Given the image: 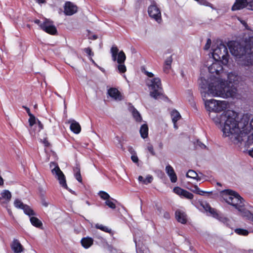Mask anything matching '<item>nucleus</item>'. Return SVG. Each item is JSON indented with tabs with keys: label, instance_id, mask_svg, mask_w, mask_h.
Segmentation results:
<instances>
[{
	"label": "nucleus",
	"instance_id": "obj_1",
	"mask_svg": "<svg viewBox=\"0 0 253 253\" xmlns=\"http://www.w3.org/2000/svg\"><path fill=\"white\" fill-rule=\"evenodd\" d=\"M216 124L223 125L222 132L226 137H231L238 142L243 141L247 134L253 131V119L249 125V118L248 115H243L240 121H238V114L232 110L224 112L219 118L214 119Z\"/></svg>",
	"mask_w": 253,
	"mask_h": 253
},
{
	"label": "nucleus",
	"instance_id": "obj_2",
	"mask_svg": "<svg viewBox=\"0 0 253 253\" xmlns=\"http://www.w3.org/2000/svg\"><path fill=\"white\" fill-rule=\"evenodd\" d=\"M201 82L200 85L202 88L206 89L208 86V92L205 93L204 96L205 97L207 94L223 98L237 97L238 96L237 86L232 84L225 83V81L219 77L211 76L210 80L208 81L202 78Z\"/></svg>",
	"mask_w": 253,
	"mask_h": 253
},
{
	"label": "nucleus",
	"instance_id": "obj_3",
	"mask_svg": "<svg viewBox=\"0 0 253 253\" xmlns=\"http://www.w3.org/2000/svg\"><path fill=\"white\" fill-rule=\"evenodd\" d=\"M227 46L236 60H245L244 63H253V61H250L248 60V57L251 53V49L250 44L246 42V38L242 41H230L227 43Z\"/></svg>",
	"mask_w": 253,
	"mask_h": 253
},
{
	"label": "nucleus",
	"instance_id": "obj_4",
	"mask_svg": "<svg viewBox=\"0 0 253 253\" xmlns=\"http://www.w3.org/2000/svg\"><path fill=\"white\" fill-rule=\"evenodd\" d=\"M228 48L227 43H224L223 41H221L216 46L212 45L211 54L215 63H229L230 55Z\"/></svg>",
	"mask_w": 253,
	"mask_h": 253
},
{
	"label": "nucleus",
	"instance_id": "obj_5",
	"mask_svg": "<svg viewBox=\"0 0 253 253\" xmlns=\"http://www.w3.org/2000/svg\"><path fill=\"white\" fill-rule=\"evenodd\" d=\"M223 192L226 194V197L224 198L226 202L238 210H241V208L245 206L244 199L236 192L228 189Z\"/></svg>",
	"mask_w": 253,
	"mask_h": 253
},
{
	"label": "nucleus",
	"instance_id": "obj_6",
	"mask_svg": "<svg viewBox=\"0 0 253 253\" xmlns=\"http://www.w3.org/2000/svg\"><path fill=\"white\" fill-rule=\"evenodd\" d=\"M147 85L150 88V96L155 99L163 96L161 80L158 78L149 79L147 81Z\"/></svg>",
	"mask_w": 253,
	"mask_h": 253
},
{
	"label": "nucleus",
	"instance_id": "obj_7",
	"mask_svg": "<svg viewBox=\"0 0 253 253\" xmlns=\"http://www.w3.org/2000/svg\"><path fill=\"white\" fill-rule=\"evenodd\" d=\"M205 105L207 110L210 112H220L226 109L228 102L226 101L209 99L205 100Z\"/></svg>",
	"mask_w": 253,
	"mask_h": 253
},
{
	"label": "nucleus",
	"instance_id": "obj_8",
	"mask_svg": "<svg viewBox=\"0 0 253 253\" xmlns=\"http://www.w3.org/2000/svg\"><path fill=\"white\" fill-rule=\"evenodd\" d=\"M52 166L55 167L51 169V172L53 175H55V178L58 179L60 185L63 188L70 191L71 193H73L71 190L68 189L66 184L65 176L63 172L60 170L58 166L57 165L56 163L52 162L50 164V167L51 168Z\"/></svg>",
	"mask_w": 253,
	"mask_h": 253
},
{
	"label": "nucleus",
	"instance_id": "obj_9",
	"mask_svg": "<svg viewBox=\"0 0 253 253\" xmlns=\"http://www.w3.org/2000/svg\"><path fill=\"white\" fill-rule=\"evenodd\" d=\"M112 60L117 63H125L126 56L123 50L119 51V48L116 45H113L110 49Z\"/></svg>",
	"mask_w": 253,
	"mask_h": 253
},
{
	"label": "nucleus",
	"instance_id": "obj_10",
	"mask_svg": "<svg viewBox=\"0 0 253 253\" xmlns=\"http://www.w3.org/2000/svg\"><path fill=\"white\" fill-rule=\"evenodd\" d=\"M148 13L150 17L153 18L158 23L162 21L161 12L155 1L151 2V5L148 8Z\"/></svg>",
	"mask_w": 253,
	"mask_h": 253
},
{
	"label": "nucleus",
	"instance_id": "obj_11",
	"mask_svg": "<svg viewBox=\"0 0 253 253\" xmlns=\"http://www.w3.org/2000/svg\"><path fill=\"white\" fill-rule=\"evenodd\" d=\"M40 27L43 31L50 35H55L57 33V29L53 22L47 19L40 24Z\"/></svg>",
	"mask_w": 253,
	"mask_h": 253
},
{
	"label": "nucleus",
	"instance_id": "obj_12",
	"mask_svg": "<svg viewBox=\"0 0 253 253\" xmlns=\"http://www.w3.org/2000/svg\"><path fill=\"white\" fill-rule=\"evenodd\" d=\"M245 8L251 10V0H235L231 7V10L235 11L242 10Z\"/></svg>",
	"mask_w": 253,
	"mask_h": 253
},
{
	"label": "nucleus",
	"instance_id": "obj_13",
	"mask_svg": "<svg viewBox=\"0 0 253 253\" xmlns=\"http://www.w3.org/2000/svg\"><path fill=\"white\" fill-rule=\"evenodd\" d=\"M78 7L71 1H66L64 6V13L67 16H71L77 12Z\"/></svg>",
	"mask_w": 253,
	"mask_h": 253
},
{
	"label": "nucleus",
	"instance_id": "obj_14",
	"mask_svg": "<svg viewBox=\"0 0 253 253\" xmlns=\"http://www.w3.org/2000/svg\"><path fill=\"white\" fill-rule=\"evenodd\" d=\"M12 253H21L24 252V249L19 241L14 239L10 244Z\"/></svg>",
	"mask_w": 253,
	"mask_h": 253
},
{
	"label": "nucleus",
	"instance_id": "obj_15",
	"mask_svg": "<svg viewBox=\"0 0 253 253\" xmlns=\"http://www.w3.org/2000/svg\"><path fill=\"white\" fill-rule=\"evenodd\" d=\"M173 192L176 194L188 199L193 198V195L192 193L178 187H175L173 189Z\"/></svg>",
	"mask_w": 253,
	"mask_h": 253
},
{
	"label": "nucleus",
	"instance_id": "obj_16",
	"mask_svg": "<svg viewBox=\"0 0 253 253\" xmlns=\"http://www.w3.org/2000/svg\"><path fill=\"white\" fill-rule=\"evenodd\" d=\"M241 80V78L235 73H230L228 75V81L225 83H227V84H232L234 85H237L240 83Z\"/></svg>",
	"mask_w": 253,
	"mask_h": 253
},
{
	"label": "nucleus",
	"instance_id": "obj_17",
	"mask_svg": "<svg viewBox=\"0 0 253 253\" xmlns=\"http://www.w3.org/2000/svg\"><path fill=\"white\" fill-rule=\"evenodd\" d=\"M208 68L210 73H215L217 75H219L220 72H222L223 70V67L221 64H211Z\"/></svg>",
	"mask_w": 253,
	"mask_h": 253
},
{
	"label": "nucleus",
	"instance_id": "obj_18",
	"mask_svg": "<svg viewBox=\"0 0 253 253\" xmlns=\"http://www.w3.org/2000/svg\"><path fill=\"white\" fill-rule=\"evenodd\" d=\"M68 123L70 124V128L71 130L75 133L78 134L81 132V127L80 125L74 120H70Z\"/></svg>",
	"mask_w": 253,
	"mask_h": 253
},
{
	"label": "nucleus",
	"instance_id": "obj_19",
	"mask_svg": "<svg viewBox=\"0 0 253 253\" xmlns=\"http://www.w3.org/2000/svg\"><path fill=\"white\" fill-rule=\"evenodd\" d=\"M166 171L169 176L171 181L172 182H175L177 180V176L173 168L170 165H168L166 167Z\"/></svg>",
	"mask_w": 253,
	"mask_h": 253
},
{
	"label": "nucleus",
	"instance_id": "obj_20",
	"mask_svg": "<svg viewBox=\"0 0 253 253\" xmlns=\"http://www.w3.org/2000/svg\"><path fill=\"white\" fill-rule=\"evenodd\" d=\"M175 217L177 220L182 224H185L187 221L186 214L181 211L177 210L175 211Z\"/></svg>",
	"mask_w": 253,
	"mask_h": 253
},
{
	"label": "nucleus",
	"instance_id": "obj_21",
	"mask_svg": "<svg viewBox=\"0 0 253 253\" xmlns=\"http://www.w3.org/2000/svg\"><path fill=\"white\" fill-rule=\"evenodd\" d=\"M108 93L109 95L115 100H121L122 96L119 91L116 88H111L108 90Z\"/></svg>",
	"mask_w": 253,
	"mask_h": 253
},
{
	"label": "nucleus",
	"instance_id": "obj_22",
	"mask_svg": "<svg viewBox=\"0 0 253 253\" xmlns=\"http://www.w3.org/2000/svg\"><path fill=\"white\" fill-rule=\"evenodd\" d=\"M81 243L84 248L87 249L93 244V240L90 237H85L81 240Z\"/></svg>",
	"mask_w": 253,
	"mask_h": 253
},
{
	"label": "nucleus",
	"instance_id": "obj_23",
	"mask_svg": "<svg viewBox=\"0 0 253 253\" xmlns=\"http://www.w3.org/2000/svg\"><path fill=\"white\" fill-rule=\"evenodd\" d=\"M238 211L241 215L253 221V214L250 211L244 210L243 208H241V210Z\"/></svg>",
	"mask_w": 253,
	"mask_h": 253
},
{
	"label": "nucleus",
	"instance_id": "obj_24",
	"mask_svg": "<svg viewBox=\"0 0 253 253\" xmlns=\"http://www.w3.org/2000/svg\"><path fill=\"white\" fill-rule=\"evenodd\" d=\"M30 222L33 226L37 228H42V223L38 218L34 216L31 217Z\"/></svg>",
	"mask_w": 253,
	"mask_h": 253
},
{
	"label": "nucleus",
	"instance_id": "obj_25",
	"mask_svg": "<svg viewBox=\"0 0 253 253\" xmlns=\"http://www.w3.org/2000/svg\"><path fill=\"white\" fill-rule=\"evenodd\" d=\"M148 127L147 125L143 124L142 125L140 129V133L143 138H145L148 137Z\"/></svg>",
	"mask_w": 253,
	"mask_h": 253
},
{
	"label": "nucleus",
	"instance_id": "obj_26",
	"mask_svg": "<svg viewBox=\"0 0 253 253\" xmlns=\"http://www.w3.org/2000/svg\"><path fill=\"white\" fill-rule=\"evenodd\" d=\"M131 111L132 116L136 121L140 122L142 121V118L139 113L134 108H131Z\"/></svg>",
	"mask_w": 253,
	"mask_h": 253
},
{
	"label": "nucleus",
	"instance_id": "obj_27",
	"mask_svg": "<svg viewBox=\"0 0 253 253\" xmlns=\"http://www.w3.org/2000/svg\"><path fill=\"white\" fill-rule=\"evenodd\" d=\"M1 198L8 202L11 198V194L7 190H3L1 193Z\"/></svg>",
	"mask_w": 253,
	"mask_h": 253
},
{
	"label": "nucleus",
	"instance_id": "obj_28",
	"mask_svg": "<svg viewBox=\"0 0 253 253\" xmlns=\"http://www.w3.org/2000/svg\"><path fill=\"white\" fill-rule=\"evenodd\" d=\"M95 227L97 229H99L104 232L110 233L111 234H113L112 231L111 229L109 228L108 227L104 226L102 224H99L98 223L95 224Z\"/></svg>",
	"mask_w": 253,
	"mask_h": 253
},
{
	"label": "nucleus",
	"instance_id": "obj_29",
	"mask_svg": "<svg viewBox=\"0 0 253 253\" xmlns=\"http://www.w3.org/2000/svg\"><path fill=\"white\" fill-rule=\"evenodd\" d=\"M201 206L206 211H209L211 214L214 215L215 213H216V212L214 211V210L211 208L208 204L206 203H202L201 204Z\"/></svg>",
	"mask_w": 253,
	"mask_h": 253
},
{
	"label": "nucleus",
	"instance_id": "obj_30",
	"mask_svg": "<svg viewBox=\"0 0 253 253\" xmlns=\"http://www.w3.org/2000/svg\"><path fill=\"white\" fill-rule=\"evenodd\" d=\"M171 118L173 123L177 122L181 118V116L176 110H173L171 113Z\"/></svg>",
	"mask_w": 253,
	"mask_h": 253
},
{
	"label": "nucleus",
	"instance_id": "obj_31",
	"mask_svg": "<svg viewBox=\"0 0 253 253\" xmlns=\"http://www.w3.org/2000/svg\"><path fill=\"white\" fill-rule=\"evenodd\" d=\"M24 212L25 214L28 215L29 216L34 215H35V213L34 211L28 205H25L23 208Z\"/></svg>",
	"mask_w": 253,
	"mask_h": 253
},
{
	"label": "nucleus",
	"instance_id": "obj_32",
	"mask_svg": "<svg viewBox=\"0 0 253 253\" xmlns=\"http://www.w3.org/2000/svg\"><path fill=\"white\" fill-rule=\"evenodd\" d=\"M198 3L200 5L210 7L212 9H215V8L213 7V4L209 2L207 0H198Z\"/></svg>",
	"mask_w": 253,
	"mask_h": 253
},
{
	"label": "nucleus",
	"instance_id": "obj_33",
	"mask_svg": "<svg viewBox=\"0 0 253 253\" xmlns=\"http://www.w3.org/2000/svg\"><path fill=\"white\" fill-rule=\"evenodd\" d=\"M186 176L193 179H197L198 174L193 170H189L187 172Z\"/></svg>",
	"mask_w": 253,
	"mask_h": 253
},
{
	"label": "nucleus",
	"instance_id": "obj_34",
	"mask_svg": "<svg viewBox=\"0 0 253 253\" xmlns=\"http://www.w3.org/2000/svg\"><path fill=\"white\" fill-rule=\"evenodd\" d=\"M235 232L239 235L246 236L249 234V232L245 229L238 228L235 230Z\"/></svg>",
	"mask_w": 253,
	"mask_h": 253
},
{
	"label": "nucleus",
	"instance_id": "obj_35",
	"mask_svg": "<svg viewBox=\"0 0 253 253\" xmlns=\"http://www.w3.org/2000/svg\"><path fill=\"white\" fill-rule=\"evenodd\" d=\"M14 204L15 207L21 209H22L23 208V207L25 205L18 199H16L15 200Z\"/></svg>",
	"mask_w": 253,
	"mask_h": 253
},
{
	"label": "nucleus",
	"instance_id": "obj_36",
	"mask_svg": "<svg viewBox=\"0 0 253 253\" xmlns=\"http://www.w3.org/2000/svg\"><path fill=\"white\" fill-rule=\"evenodd\" d=\"M141 71L143 72L146 76H147L150 79H152L154 78V75L152 73L147 71L145 68L143 67L141 68Z\"/></svg>",
	"mask_w": 253,
	"mask_h": 253
},
{
	"label": "nucleus",
	"instance_id": "obj_37",
	"mask_svg": "<svg viewBox=\"0 0 253 253\" xmlns=\"http://www.w3.org/2000/svg\"><path fill=\"white\" fill-rule=\"evenodd\" d=\"M250 131L252 132L251 135H250L248 136L247 135L246 138L243 141H244L246 139V138H247L248 144L249 145H252V144H253V131Z\"/></svg>",
	"mask_w": 253,
	"mask_h": 253
},
{
	"label": "nucleus",
	"instance_id": "obj_38",
	"mask_svg": "<svg viewBox=\"0 0 253 253\" xmlns=\"http://www.w3.org/2000/svg\"><path fill=\"white\" fill-rule=\"evenodd\" d=\"M99 195L103 200H107L110 198V196L109 194L104 191H100L99 193Z\"/></svg>",
	"mask_w": 253,
	"mask_h": 253
},
{
	"label": "nucleus",
	"instance_id": "obj_39",
	"mask_svg": "<svg viewBox=\"0 0 253 253\" xmlns=\"http://www.w3.org/2000/svg\"><path fill=\"white\" fill-rule=\"evenodd\" d=\"M105 204L112 209H115L116 208L115 204L109 200V199L106 201Z\"/></svg>",
	"mask_w": 253,
	"mask_h": 253
},
{
	"label": "nucleus",
	"instance_id": "obj_40",
	"mask_svg": "<svg viewBox=\"0 0 253 253\" xmlns=\"http://www.w3.org/2000/svg\"><path fill=\"white\" fill-rule=\"evenodd\" d=\"M30 118L29 119V125L30 126H33L36 124V117L32 114L29 116Z\"/></svg>",
	"mask_w": 253,
	"mask_h": 253
},
{
	"label": "nucleus",
	"instance_id": "obj_41",
	"mask_svg": "<svg viewBox=\"0 0 253 253\" xmlns=\"http://www.w3.org/2000/svg\"><path fill=\"white\" fill-rule=\"evenodd\" d=\"M147 149L153 156L155 155L156 153L154 150L153 146L151 144H148L147 146Z\"/></svg>",
	"mask_w": 253,
	"mask_h": 253
},
{
	"label": "nucleus",
	"instance_id": "obj_42",
	"mask_svg": "<svg viewBox=\"0 0 253 253\" xmlns=\"http://www.w3.org/2000/svg\"><path fill=\"white\" fill-rule=\"evenodd\" d=\"M211 39L208 38L207 41V42L204 47V50H207L209 49L210 48V46L211 45Z\"/></svg>",
	"mask_w": 253,
	"mask_h": 253
},
{
	"label": "nucleus",
	"instance_id": "obj_43",
	"mask_svg": "<svg viewBox=\"0 0 253 253\" xmlns=\"http://www.w3.org/2000/svg\"><path fill=\"white\" fill-rule=\"evenodd\" d=\"M118 69L120 73H125L126 71V67L125 64H118Z\"/></svg>",
	"mask_w": 253,
	"mask_h": 253
},
{
	"label": "nucleus",
	"instance_id": "obj_44",
	"mask_svg": "<svg viewBox=\"0 0 253 253\" xmlns=\"http://www.w3.org/2000/svg\"><path fill=\"white\" fill-rule=\"evenodd\" d=\"M153 180V177L151 175H148L143 181V184H148L150 183Z\"/></svg>",
	"mask_w": 253,
	"mask_h": 253
},
{
	"label": "nucleus",
	"instance_id": "obj_45",
	"mask_svg": "<svg viewBox=\"0 0 253 253\" xmlns=\"http://www.w3.org/2000/svg\"><path fill=\"white\" fill-rule=\"evenodd\" d=\"M239 21L240 23L243 25V26L245 27V28L247 30H250L251 28L248 25L246 21L242 20V19H239Z\"/></svg>",
	"mask_w": 253,
	"mask_h": 253
},
{
	"label": "nucleus",
	"instance_id": "obj_46",
	"mask_svg": "<svg viewBox=\"0 0 253 253\" xmlns=\"http://www.w3.org/2000/svg\"><path fill=\"white\" fill-rule=\"evenodd\" d=\"M84 51L90 57L91 56L93 55V53L92 52V50L90 47L85 48L84 49Z\"/></svg>",
	"mask_w": 253,
	"mask_h": 253
},
{
	"label": "nucleus",
	"instance_id": "obj_47",
	"mask_svg": "<svg viewBox=\"0 0 253 253\" xmlns=\"http://www.w3.org/2000/svg\"><path fill=\"white\" fill-rule=\"evenodd\" d=\"M76 179L80 182H82V178L81 175V172L76 173L74 174Z\"/></svg>",
	"mask_w": 253,
	"mask_h": 253
},
{
	"label": "nucleus",
	"instance_id": "obj_48",
	"mask_svg": "<svg viewBox=\"0 0 253 253\" xmlns=\"http://www.w3.org/2000/svg\"><path fill=\"white\" fill-rule=\"evenodd\" d=\"M172 55H170L167 58L164 63H172Z\"/></svg>",
	"mask_w": 253,
	"mask_h": 253
},
{
	"label": "nucleus",
	"instance_id": "obj_49",
	"mask_svg": "<svg viewBox=\"0 0 253 253\" xmlns=\"http://www.w3.org/2000/svg\"><path fill=\"white\" fill-rule=\"evenodd\" d=\"M74 174L76 173L80 172V167L79 165H78V164L76 165V166L74 168Z\"/></svg>",
	"mask_w": 253,
	"mask_h": 253
},
{
	"label": "nucleus",
	"instance_id": "obj_50",
	"mask_svg": "<svg viewBox=\"0 0 253 253\" xmlns=\"http://www.w3.org/2000/svg\"><path fill=\"white\" fill-rule=\"evenodd\" d=\"M171 66L170 64H165L164 67V71L165 72H168L169 70L170 69Z\"/></svg>",
	"mask_w": 253,
	"mask_h": 253
},
{
	"label": "nucleus",
	"instance_id": "obj_51",
	"mask_svg": "<svg viewBox=\"0 0 253 253\" xmlns=\"http://www.w3.org/2000/svg\"><path fill=\"white\" fill-rule=\"evenodd\" d=\"M131 159L135 163H137L138 162V158L136 155L131 156Z\"/></svg>",
	"mask_w": 253,
	"mask_h": 253
},
{
	"label": "nucleus",
	"instance_id": "obj_52",
	"mask_svg": "<svg viewBox=\"0 0 253 253\" xmlns=\"http://www.w3.org/2000/svg\"><path fill=\"white\" fill-rule=\"evenodd\" d=\"M191 190L194 193L198 194L199 190V188L197 186L195 185L193 187V189H191Z\"/></svg>",
	"mask_w": 253,
	"mask_h": 253
},
{
	"label": "nucleus",
	"instance_id": "obj_53",
	"mask_svg": "<svg viewBox=\"0 0 253 253\" xmlns=\"http://www.w3.org/2000/svg\"><path fill=\"white\" fill-rule=\"evenodd\" d=\"M197 145L200 147L201 148H205L206 147V146L204 144L199 141H197Z\"/></svg>",
	"mask_w": 253,
	"mask_h": 253
},
{
	"label": "nucleus",
	"instance_id": "obj_54",
	"mask_svg": "<svg viewBox=\"0 0 253 253\" xmlns=\"http://www.w3.org/2000/svg\"><path fill=\"white\" fill-rule=\"evenodd\" d=\"M23 108H24L26 110V111L27 113H28L29 116H30L31 115H32V114L31 113L30 109L29 108H28V107H27L26 106H23Z\"/></svg>",
	"mask_w": 253,
	"mask_h": 253
},
{
	"label": "nucleus",
	"instance_id": "obj_55",
	"mask_svg": "<svg viewBox=\"0 0 253 253\" xmlns=\"http://www.w3.org/2000/svg\"><path fill=\"white\" fill-rule=\"evenodd\" d=\"M211 192H205V191H202V190H201L200 189H199V192L197 194H199V195H203L205 193H210Z\"/></svg>",
	"mask_w": 253,
	"mask_h": 253
},
{
	"label": "nucleus",
	"instance_id": "obj_56",
	"mask_svg": "<svg viewBox=\"0 0 253 253\" xmlns=\"http://www.w3.org/2000/svg\"><path fill=\"white\" fill-rule=\"evenodd\" d=\"M38 126L39 127V130H41L43 128V125L40 121H38Z\"/></svg>",
	"mask_w": 253,
	"mask_h": 253
},
{
	"label": "nucleus",
	"instance_id": "obj_57",
	"mask_svg": "<svg viewBox=\"0 0 253 253\" xmlns=\"http://www.w3.org/2000/svg\"><path fill=\"white\" fill-rule=\"evenodd\" d=\"M39 4L45 3L46 2L45 0H35Z\"/></svg>",
	"mask_w": 253,
	"mask_h": 253
},
{
	"label": "nucleus",
	"instance_id": "obj_58",
	"mask_svg": "<svg viewBox=\"0 0 253 253\" xmlns=\"http://www.w3.org/2000/svg\"><path fill=\"white\" fill-rule=\"evenodd\" d=\"M43 143L44 144L45 146L47 147L49 145V143L46 139H44L43 141Z\"/></svg>",
	"mask_w": 253,
	"mask_h": 253
},
{
	"label": "nucleus",
	"instance_id": "obj_59",
	"mask_svg": "<svg viewBox=\"0 0 253 253\" xmlns=\"http://www.w3.org/2000/svg\"><path fill=\"white\" fill-rule=\"evenodd\" d=\"M138 179L139 182H141L143 183V181L145 179L142 176H139Z\"/></svg>",
	"mask_w": 253,
	"mask_h": 253
},
{
	"label": "nucleus",
	"instance_id": "obj_60",
	"mask_svg": "<svg viewBox=\"0 0 253 253\" xmlns=\"http://www.w3.org/2000/svg\"><path fill=\"white\" fill-rule=\"evenodd\" d=\"M164 216L165 218H168V219L169 218V217H170L169 213H168L167 212H165Z\"/></svg>",
	"mask_w": 253,
	"mask_h": 253
},
{
	"label": "nucleus",
	"instance_id": "obj_61",
	"mask_svg": "<svg viewBox=\"0 0 253 253\" xmlns=\"http://www.w3.org/2000/svg\"><path fill=\"white\" fill-rule=\"evenodd\" d=\"M98 38V36L96 35H93L91 36L90 38L91 40H95Z\"/></svg>",
	"mask_w": 253,
	"mask_h": 253
},
{
	"label": "nucleus",
	"instance_id": "obj_62",
	"mask_svg": "<svg viewBox=\"0 0 253 253\" xmlns=\"http://www.w3.org/2000/svg\"><path fill=\"white\" fill-rule=\"evenodd\" d=\"M35 23L39 25V26L41 24H42V23L41 22V21L39 19H36L35 20Z\"/></svg>",
	"mask_w": 253,
	"mask_h": 253
},
{
	"label": "nucleus",
	"instance_id": "obj_63",
	"mask_svg": "<svg viewBox=\"0 0 253 253\" xmlns=\"http://www.w3.org/2000/svg\"><path fill=\"white\" fill-rule=\"evenodd\" d=\"M249 154L252 157H253V148L249 151Z\"/></svg>",
	"mask_w": 253,
	"mask_h": 253
},
{
	"label": "nucleus",
	"instance_id": "obj_64",
	"mask_svg": "<svg viewBox=\"0 0 253 253\" xmlns=\"http://www.w3.org/2000/svg\"><path fill=\"white\" fill-rule=\"evenodd\" d=\"M3 184V180L1 176L0 175V186Z\"/></svg>",
	"mask_w": 253,
	"mask_h": 253
}]
</instances>
